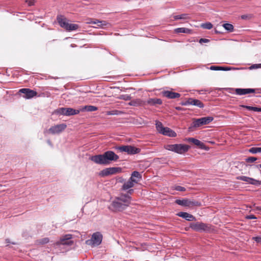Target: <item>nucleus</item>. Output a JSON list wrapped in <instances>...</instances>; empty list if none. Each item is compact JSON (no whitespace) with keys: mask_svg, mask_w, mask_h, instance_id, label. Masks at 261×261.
<instances>
[{"mask_svg":"<svg viewBox=\"0 0 261 261\" xmlns=\"http://www.w3.org/2000/svg\"><path fill=\"white\" fill-rule=\"evenodd\" d=\"M108 114L109 115H115V114H117V113H114V112H113V111L109 112Z\"/></svg>","mask_w":261,"mask_h":261,"instance_id":"5fc2aeb1","label":"nucleus"},{"mask_svg":"<svg viewBox=\"0 0 261 261\" xmlns=\"http://www.w3.org/2000/svg\"><path fill=\"white\" fill-rule=\"evenodd\" d=\"M122 99L125 100H129L131 99V96L130 95L128 94H124L121 95Z\"/></svg>","mask_w":261,"mask_h":261,"instance_id":"58836bf2","label":"nucleus"},{"mask_svg":"<svg viewBox=\"0 0 261 261\" xmlns=\"http://www.w3.org/2000/svg\"><path fill=\"white\" fill-rule=\"evenodd\" d=\"M255 210H258V211H261V206H256Z\"/></svg>","mask_w":261,"mask_h":261,"instance_id":"6e6d98bb","label":"nucleus"},{"mask_svg":"<svg viewBox=\"0 0 261 261\" xmlns=\"http://www.w3.org/2000/svg\"><path fill=\"white\" fill-rule=\"evenodd\" d=\"M190 228L192 230L200 232H210L211 231V225L202 222H192L190 224Z\"/></svg>","mask_w":261,"mask_h":261,"instance_id":"39448f33","label":"nucleus"},{"mask_svg":"<svg viewBox=\"0 0 261 261\" xmlns=\"http://www.w3.org/2000/svg\"><path fill=\"white\" fill-rule=\"evenodd\" d=\"M241 68H236L233 67H228V66H221L220 70L222 71H229V70H239Z\"/></svg>","mask_w":261,"mask_h":261,"instance_id":"7c9ffc66","label":"nucleus"},{"mask_svg":"<svg viewBox=\"0 0 261 261\" xmlns=\"http://www.w3.org/2000/svg\"><path fill=\"white\" fill-rule=\"evenodd\" d=\"M177 215L178 217L185 219L188 221H193L196 220V218L193 215L187 212H179L177 214Z\"/></svg>","mask_w":261,"mask_h":261,"instance_id":"a211bd4d","label":"nucleus"},{"mask_svg":"<svg viewBox=\"0 0 261 261\" xmlns=\"http://www.w3.org/2000/svg\"><path fill=\"white\" fill-rule=\"evenodd\" d=\"M72 235L70 234H67L62 236L60 238L59 241H58L56 244L57 245L60 246L61 245H67L71 246L73 244V242L71 240Z\"/></svg>","mask_w":261,"mask_h":261,"instance_id":"4468645a","label":"nucleus"},{"mask_svg":"<svg viewBox=\"0 0 261 261\" xmlns=\"http://www.w3.org/2000/svg\"><path fill=\"white\" fill-rule=\"evenodd\" d=\"M25 2L29 6H32L34 5L35 1V0H26Z\"/></svg>","mask_w":261,"mask_h":261,"instance_id":"a19ab883","label":"nucleus"},{"mask_svg":"<svg viewBox=\"0 0 261 261\" xmlns=\"http://www.w3.org/2000/svg\"><path fill=\"white\" fill-rule=\"evenodd\" d=\"M19 92L24 94L23 97L26 99H30L36 96L37 93L36 91L29 88H22L19 90Z\"/></svg>","mask_w":261,"mask_h":261,"instance_id":"f3484780","label":"nucleus"},{"mask_svg":"<svg viewBox=\"0 0 261 261\" xmlns=\"http://www.w3.org/2000/svg\"><path fill=\"white\" fill-rule=\"evenodd\" d=\"M102 240V235L99 232L93 233L90 239L86 241V244L91 247H95L99 245Z\"/></svg>","mask_w":261,"mask_h":261,"instance_id":"1a4fd4ad","label":"nucleus"},{"mask_svg":"<svg viewBox=\"0 0 261 261\" xmlns=\"http://www.w3.org/2000/svg\"><path fill=\"white\" fill-rule=\"evenodd\" d=\"M122 169L120 167H110L101 170L99 175L101 176H107L110 175L116 174L120 172Z\"/></svg>","mask_w":261,"mask_h":261,"instance_id":"ddd939ff","label":"nucleus"},{"mask_svg":"<svg viewBox=\"0 0 261 261\" xmlns=\"http://www.w3.org/2000/svg\"><path fill=\"white\" fill-rule=\"evenodd\" d=\"M57 20L60 27L62 28H64L66 31H74L76 30L79 28L78 24L74 23H69L67 18L62 15H59L57 16Z\"/></svg>","mask_w":261,"mask_h":261,"instance_id":"7ed1b4c3","label":"nucleus"},{"mask_svg":"<svg viewBox=\"0 0 261 261\" xmlns=\"http://www.w3.org/2000/svg\"><path fill=\"white\" fill-rule=\"evenodd\" d=\"M174 32L176 33L190 34L191 32V30L186 28H178L174 30Z\"/></svg>","mask_w":261,"mask_h":261,"instance_id":"a878e982","label":"nucleus"},{"mask_svg":"<svg viewBox=\"0 0 261 261\" xmlns=\"http://www.w3.org/2000/svg\"><path fill=\"white\" fill-rule=\"evenodd\" d=\"M246 219H256L257 218L254 215H249L245 216Z\"/></svg>","mask_w":261,"mask_h":261,"instance_id":"79ce46f5","label":"nucleus"},{"mask_svg":"<svg viewBox=\"0 0 261 261\" xmlns=\"http://www.w3.org/2000/svg\"><path fill=\"white\" fill-rule=\"evenodd\" d=\"M135 183L131 181L130 179H128V181L125 182L122 187V190L124 191L127 190L135 186Z\"/></svg>","mask_w":261,"mask_h":261,"instance_id":"5701e85b","label":"nucleus"},{"mask_svg":"<svg viewBox=\"0 0 261 261\" xmlns=\"http://www.w3.org/2000/svg\"><path fill=\"white\" fill-rule=\"evenodd\" d=\"M164 148L178 154H183L189 150L190 146L182 144H167L164 145Z\"/></svg>","mask_w":261,"mask_h":261,"instance_id":"20e7f679","label":"nucleus"},{"mask_svg":"<svg viewBox=\"0 0 261 261\" xmlns=\"http://www.w3.org/2000/svg\"><path fill=\"white\" fill-rule=\"evenodd\" d=\"M115 148L120 151V152H126L128 154L134 155L139 153L141 151V149L131 145H123L116 146Z\"/></svg>","mask_w":261,"mask_h":261,"instance_id":"9b49d317","label":"nucleus"},{"mask_svg":"<svg viewBox=\"0 0 261 261\" xmlns=\"http://www.w3.org/2000/svg\"><path fill=\"white\" fill-rule=\"evenodd\" d=\"M188 140L189 142H192L195 145L199 147V148L201 149L204 148L205 145L204 144V143L197 139L194 138H188Z\"/></svg>","mask_w":261,"mask_h":261,"instance_id":"aec40b11","label":"nucleus"},{"mask_svg":"<svg viewBox=\"0 0 261 261\" xmlns=\"http://www.w3.org/2000/svg\"><path fill=\"white\" fill-rule=\"evenodd\" d=\"M192 98H189L186 101H183L181 102V105L182 106H189L191 105V101H192Z\"/></svg>","mask_w":261,"mask_h":261,"instance_id":"c9c22d12","label":"nucleus"},{"mask_svg":"<svg viewBox=\"0 0 261 261\" xmlns=\"http://www.w3.org/2000/svg\"><path fill=\"white\" fill-rule=\"evenodd\" d=\"M236 178L238 180H242L249 184L251 178L246 176H237Z\"/></svg>","mask_w":261,"mask_h":261,"instance_id":"c756f323","label":"nucleus"},{"mask_svg":"<svg viewBox=\"0 0 261 261\" xmlns=\"http://www.w3.org/2000/svg\"><path fill=\"white\" fill-rule=\"evenodd\" d=\"M132 197L127 194H122L116 197L112 201L108 208L114 212H122L126 209L130 204Z\"/></svg>","mask_w":261,"mask_h":261,"instance_id":"f257e3e1","label":"nucleus"},{"mask_svg":"<svg viewBox=\"0 0 261 261\" xmlns=\"http://www.w3.org/2000/svg\"><path fill=\"white\" fill-rule=\"evenodd\" d=\"M214 120V118L212 116H208L205 117H202L198 119H195L190 126L189 127V129L193 130V128L198 127L201 125L209 124Z\"/></svg>","mask_w":261,"mask_h":261,"instance_id":"0eeeda50","label":"nucleus"},{"mask_svg":"<svg viewBox=\"0 0 261 261\" xmlns=\"http://www.w3.org/2000/svg\"><path fill=\"white\" fill-rule=\"evenodd\" d=\"M242 107L243 108L246 109L247 110H248L249 111H252V109H253V107H252V106L242 105Z\"/></svg>","mask_w":261,"mask_h":261,"instance_id":"49530a36","label":"nucleus"},{"mask_svg":"<svg viewBox=\"0 0 261 261\" xmlns=\"http://www.w3.org/2000/svg\"><path fill=\"white\" fill-rule=\"evenodd\" d=\"M256 167L257 168H261V164H259V165H256Z\"/></svg>","mask_w":261,"mask_h":261,"instance_id":"13d9d810","label":"nucleus"},{"mask_svg":"<svg viewBox=\"0 0 261 261\" xmlns=\"http://www.w3.org/2000/svg\"><path fill=\"white\" fill-rule=\"evenodd\" d=\"M222 26L228 32H232L234 31V27L231 23H225Z\"/></svg>","mask_w":261,"mask_h":261,"instance_id":"bb28decb","label":"nucleus"},{"mask_svg":"<svg viewBox=\"0 0 261 261\" xmlns=\"http://www.w3.org/2000/svg\"><path fill=\"white\" fill-rule=\"evenodd\" d=\"M210 41L209 39H205V38H201L199 40V42L200 43H208Z\"/></svg>","mask_w":261,"mask_h":261,"instance_id":"c03bdc74","label":"nucleus"},{"mask_svg":"<svg viewBox=\"0 0 261 261\" xmlns=\"http://www.w3.org/2000/svg\"><path fill=\"white\" fill-rule=\"evenodd\" d=\"M66 127L67 125L65 123L57 124L50 127L48 129V132L53 135L56 134H60V133L64 130Z\"/></svg>","mask_w":261,"mask_h":261,"instance_id":"2eb2a0df","label":"nucleus"},{"mask_svg":"<svg viewBox=\"0 0 261 261\" xmlns=\"http://www.w3.org/2000/svg\"><path fill=\"white\" fill-rule=\"evenodd\" d=\"M256 90L255 92L257 93H261V89H255Z\"/></svg>","mask_w":261,"mask_h":261,"instance_id":"603ef678","label":"nucleus"},{"mask_svg":"<svg viewBox=\"0 0 261 261\" xmlns=\"http://www.w3.org/2000/svg\"><path fill=\"white\" fill-rule=\"evenodd\" d=\"M142 175L138 171H135L132 172L129 179L135 184H137L142 179Z\"/></svg>","mask_w":261,"mask_h":261,"instance_id":"6ab92c4d","label":"nucleus"},{"mask_svg":"<svg viewBox=\"0 0 261 261\" xmlns=\"http://www.w3.org/2000/svg\"><path fill=\"white\" fill-rule=\"evenodd\" d=\"M175 202L178 205L189 207L193 206H200L201 205L200 201L188 198L176 199Z\"/></svg>","mask_w":261,"mask_h":261,"instance_id":"6e6552de","label":"nucleus"},{"mask_svg":"<svg viewBox=\"0 0 261 261\" xmlns=\"http://www.w3.org/2000/svg\"><path fill=\"white\" fill-rule=\"evenodd\" d=\"M191 102V105L196 106L200 108H203L204 107V104L198 99L192 98Z\"/></svg>","mask_w":261,"mask_h":261,"instance_id":"393cba45","label":"nucleus"},{"mask_svg":"<svg viewBox=\"0 0 261 261\" xmlns=\"http://www.w3.org/2000/svg\"><path fill=\"white\" fill-rule=\"evenodd\" d=\"M175 109L177 110H178V111H181L183 109L181 107H175Z\"/></svg>","mask_w":261,"mask_h":261,"instance_id":"864d4df0","label":"nucleus"},{"mask_svg":"<svg viewBox=\"0 0 261 261\" xmlns=\"http://www.w3.org/2000/svg\"><path fill=\"white\" fill-rule=\"evenodd\" d=\"M134 192V190L133 189H128V191H127V193L126 194L127 195H128V196H129V195H132Z\"/></svg>","mask_w":261,"mask_h":261,"instance_id":"8fccbe9b","label":"nucleus"},{"mask_svg":"<svg viewBox=\"0 0 261 261\" xmlns=\"http://www.w3.org/2000/svg\"><path fill=\"white\" fill-rule=\"evenodd\" d=\"M190 18L188 14H182L180 15H174L173 16V18L174 20L178 19H187Z\"/></svg>","mask_w":261,"mask_h":261,"instance_id":"cd10ccee","label":"nucleus"},{"mask_svg":"<svg viewBox=\"0 0 261 261\" xmlns=\"http://www.w3.org/2000/svg\"><path fill=\"white\" fill-rule=\"evenodd\" d=\"M249 152L255 154L258 152H261V147H251L249 150Z\"/></svg>","mask_w":261,"mask_h":261,"instance_id":"473e14b6","label":"nucleus"},{"mask_svg":"<svg viewBox=\"0 0 261 261\" xmlns=\"http://www.w3.org/2000/svg\"><path fill=\"white\" fill-rule=\"evenodd\" d=\"M241 18L242 19H247L250 18V16L248 15H242L241 16Z\"/></svg>","mask_w":261,"mask_h":261,"instance_id":"09e8293b","label":"nucleus"},{"mask_svg":"<svg viewBox=\"0 0 261 261\" xmlns=\"http://www.w3.org/2000/svg\"><path fill=\"white\" fill-rule=\"evenodd\" d=\"M155 127L157 131L164 136L175 137L176 136V133L168 127H164L161 122L159 121H156Z\"/></svg>","mask_w":261,"mask_h":261,"instance_id":"423d86ee","label":"nucleus"},{"mask_svg":"<svg viewBox=\"0 0 261 261\" xmlns=\"http://www.w3.org/2000/svg\"><path fill=\"white\" fill-rule=\"evenodd\" d=\"M54 113L57 115L69 116L79 114L80 111L71 108H60L55 110Z\"/></svg>","mask_w":261,"mask_h":261,"instance_id":"9d476101","label":"nucleus"},{"mask_svg":"<svg viewBox=\"0 0 261 261\" xmlns=\"http://www.w3.org/2000/svg\"><path fill=\"white\" fill-rule=\"evenodd\" d=\"M261 68V64H253L251 66V68Z\"/></svg>","mask_w":261,"mask_h":261,"instance_id":"a18cd8bd","label":"nucleus"},{"mask_svg":"<svg viewBox=\"0 0 261 261\" xmlns=\"http://www.w3.org/2000/svg\"><path fill=\"white\" fill-rule=\"evenodd\" d=\"M97 110H98L97 107L94 106L89 105V106H85L83 107L80 109H79V111H80V112H84V111L93 112V111H97Z\"/></svg>","mask_w":261,"mask_h":261,"instance_id":"412c9836","label":"nucleus"},{"mask_svg":"<svg viewBox=\"0 0 261 261\" xmlns=\"http://www.w3.org/2000/svg\"><path fill=\"white\" fill-rule=\"evenodd\" d=\"M161 94L162 96L168 99H175L180 96L179 93L173 92L172 89L171 90H163L161 92Z\"/></svg>","mask_w":261,"mask_h":261,"instance_id":"dca6fc26","label":"nucleus"},{"mask_svg":"<svg viewBox=\"0 0 261 261\" xmlns=\"http://www.w3.org/2000/svg\"><path fill=\"white\" fill-rule=\"evenodd\" d=\"M47 143H48V144L49 145H52V144H51V141H50V140H48V141H47Z\"/></svg>","mask_w":261,"mask_h":261,"instance_id":"4d7b16f0","label":"nucleus"},{"mask_svg":"<svg viewBox=\"0 0 261 261\" xmlns=\"http://www.w3.org/2000/svg\"><path fill=\"white\" fill-rule=\"evenodd\" d=\"M119 156L114 151L109 150L103 154L91 156L90 160L94 163L102 165H108L113 161H117Z\"/></svg>","mask_w":261,"mask_h":261,"instance_id":"f03ea898","label":"nucleus"},{"mask_svg":"<svg viewBox=\"0 0 261 261\" xmlns=\"http://www.w3.org/2000/svg\"><path fill=\"white\" fill-rule=\"evenodd\" d=\"M5 242H6V243H12V244H13V245H15V244H16V243H14V242L11 243V242H10V240L9 239H6Z\"/></svg>","mask_w":261,"mask_h":261,"instance_id":"3c124183","label":"nucleus"},{"mask_svg":"<svg viewBox=\"0 0 261 261\" xmlns=\"http://www.w3.org/2000/svg\"><path fill=\"white\" fill-rule=\"evenodd\" d=\"M213 24L210 22H207L202 23L201 25V28L204 29L210 30L213 28Z\"/></svg>","mask_w":261,"mask_h":261,"instance_id":"2f4dec72","label":"nucleus"},{"mask_svg":"<svg viewBox=\"0 0 261 261\" xmlns=\"http://www.w3.org/2000/svg\"><path fill=\"white\" fill-rule=\"evenodd\" d=\"M215 33H216V34H220V32L218 31H217V30H215Z\"/></svg>","mask_w":261,"mask_h":261,"instance_id":"bf43d9fd","label":"nucleus"},{"mask_svg":"<svg viewBox=\"0 0 261 261\" xmlns=\"http://www.w3.org/2000/svg\"><path fill=\"white\" fill-rule=\"evenodd\" d=\"M221 66H211L210 67V69L212 70H220Z\"/></svg>","mask_w":261,"mask_h":261,"instance_id":"ea45409f","label":"nucleus"},{"mask_svg":"<svg viewBox=\"0 0 261 261\" xmlns=\"http://www.w3.org/2000/svg\"><path fill=\"white\" fill-rule=\"evenodd\" d=\"M249 184L255 186H260L261 181L251 178Z\"/></svg>","mask_w":261,"mask_h":261,"instance_id":"72a5a7b5","label":"nucleus"},{"mask_svg":"<svg viewBox=\"0 0 261 261\" xmlns=\"http://www.w3.org/2000/svg\"><path fill=\"white\" fill-rule=\"evenodd\" d=\"M252 111L254 112H261V108L253 107Z\"/></svg>","mask_w":261,"mask_h":261,"instance_id":"de8ad7c7","label":"nucleus"},{"mask_svg":"<svg viewBox=\"0 0 261 261\" xmlns=\"http://www.w3.org/2000/svg\"><path fill=\"white\" fill-rule=\"evenodd\" d=\"M89 23L95 24L98 27H102L107 24V22L106 21H100L96 20L95 21H91Z\"/></svg>","mask_w":261,"mask_h":261,"instance_id":"c85d7f7f","label":"nucleus"},{"mask_svg":"<svg viewBox=\"0 0 261 261\" xmlns=\"http://www.w3.org/2000/svg\"><path fill=\"white\" fill-rule=\"evenodd\" d=\"M145 104V102L143 100H141V99H134V100H132L129 103V105L130 106H135V107L143 106Z\"/></svg>","mask_w":261,"mask_h":261,"instance_id":"b1692460","label":"nucleus"},{"mask_svg":"<svg viewBox=\"0 0 261 261\" xmlns=\"http://www.w3.org/2000/svg\"><path fill=\"white\" fill-rule=\"evenodd\" d=\"M147 103L150 106H156V105H161L162 100L160 98H149L147 101Z\"/></svg>","mask_w":261,"mask_h":261,"instance_id":"4be33fe9","label":"nucleus"},{"mask_svg":"<svg viewBox=\"0 0 261 261\" xmlns=\"http://www.w3.org/2000/svg\"><path fill=\"white\" fill-rule=\"evenodd\" d=\"M252 239L254 240L257 243L261 244V237H253Z\"/></svg>","mask_w":261,"mask_h":261,"instance_id":"37998d69","label":"nucleus"},{"mask_svg":"<svg viewBox=\"0 0 261 261\" xmlns=\"http://www.w3.org/2000/svg\"><path fill=\"white\" fill-rule=\"evenodd\" d=\"M174 189L177 191L184 192L186 191V188L180 186H175Z\"/></svg>","mask_w":261,"mask_h":261,"instance_id":"e433bc0d","label":"nucleus"},{"mask_svg":"<svg viewBox=\"0 0 261 261\" xmlns=\"http://www.w3.org/2000/svg\"><path fill=\"white\" fill-rule=\"evenodd\" d=\"M256 90L252 88H229V92L233 93L235 91L236 94L238 95H243L249 93H255Z\"/></svg>","mask_w":261,"mask_h":261,"instance_id":"f8f14e48","label":"nucleus"},{"mask_svg":"<svg viewBox=\"0 0 261 261\" xmlns=\"http://www.w3.org/2000/svg\"><path fill=\"white\" fill-rule=\"evenodd\" d=\"M38 242L40 244H45L49 242V239L47 238H44L39 240Z\"/></svg>","mask_w":261,"mask_h":261,"instance_id":"f704fd0d","label":"nucleus"},{"mask_svg":"<svg viewBox=\"0 0 261 261\" xmlns=\"http://www.w3.org/2000/svg\"><path fill=\"white\" fill-rule=\"evenodd\" d=\"M203 91V90H201V91ZM204 91H207V90H204Z\"/></svg>","mask_w":261,"mask_h":261,"instance_id":"052dcab7","label":"nucleus"},{"mask_svg":"<svg viewBox=\"0 0 261 261\" xmlns=\"http://www.w3.org/2000/svg\"><path fill=\"white\" fill-rule=\"evenodd\" d=\"M257 160V158L253 156L248 157L246 159V161L248 163H253Z\"/></svg>","mask_w":261,"mask_h":261,"instance_id":"4c0bfd02","label":"nucleus"}]
</instances>
